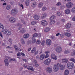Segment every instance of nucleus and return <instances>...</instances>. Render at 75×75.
<instances>
[{
  "label": "nucleus",
  "instance_id": "obj_17",
  "mask_svg": "<svg viewBox=\"0 0 75 75\" xmlns=\"http://www.w3.org/2000/svg\"><path fill=\"white\" fill-rule=\"evenodd\" d=\"M17 25L18 27V30H20V28H21V27H22V25L20 23H18L17 24Z\"/></svg>",
  "mask_w": 75,
  "mask_h": 75
},
{
  "label": "nucleus",
  "instance_id": "obj_8",
  "mask_svg": "<svg viewBox=\"0 0 75 75\" xmlns=\"http://www.w3.org/2000/svg\"><path fill=\"white\" fill-rule=\"evenodd\" d=\"M50 57L52 59H54L55 60H57V56L54 53L51 54Z\"/></svg>",
  "mask_w": 75,
  "mask_h": 75
},
{
  "label": "nucleus",
  "instance_id": "obj_13",
  "mask_svg": "<svg viewBox=\"0 0 75 75\" xmlns=\"http://www.w3.org/2000/svg\"><path fill=\"white\" fill-rule=\"evenodd\" d=\"M41 23L42 25H46L47 24V22L45 20H43L41 21Z\"/></svg>",
  "mask_w": 75,
  "mask_h": 75
},
{
  "label": "nucleus",
  "instance_id": "obj_24",
  "mask_svg": "<svg viewBox=\"0 0 75 75\" xmlns=\"http://www.w3.org/2000/svg\"><path fill=\"white\" fill-rule=\"evenodd\" d=\"M50 31V28H47L45 29L44 30V32L45 33H47V32H48V31Z\"/></svg>",
  "mask_w": 75,
  "mask_h": 75
},
{
  "label": "nucleus",
  "instance_id": "obj_31",
  "mask_svg": "<svg viewBox=\"0 0 75 75\" xmlns=\"http://www.w3.org/2000/svg\"><path fill=\"white\" fill-rule=\"evenodd\" d=\"M36 51V49L35 47H34L32 50L31 51V52L32 53H34Z\"/></svg>",
  "mask_w": 75,
  "mask_h": 75
},
{
  "label": "nucleus",
  "instance_id": "obj_21",
  "mask_svg": "<svg viewBox=\"0 0 75 75\" xmlns=\"http://www.w3.org/2000/svg\"><path fill=\"white\" fill-rule=\"evenodd\" d=\"M47 17V14L45 13H44L42 15V16H41V18H42L44 19L45 18Z\"/></svg>",
  "mask_w": 75,
  "mask_h": 75
},
{
  "label": "nucleus",
  "instance_id": "obj_58",
  "mask_svg": "<svg viewBox=\"0 0 75 75\" xmlns=\"http://www.w3.org/2000/svg\"><path fill=\"white\" fill-rule=\"evenodd\" d=\"M23 67L24 68H27V65L25 64L23 65Z\"/></svg>",
  "mask_w": 75,
  "mask_h": 75
},
{
  "label": "nucleus",
  "instance_id": "obj_49",
  "mask_svg": "<svg viewBox=\"0 0 75 75\" xmlns=\"http://www.w3.org/2000/svg\"><path fill=\"white\" fill-rule=\"evenodd\" d=\"M45 41H42L41 43V45H44V44H45Z\"/></svg>",
  "mask_w": 75,
  "mask_h": 75
},
{
  "label": "nucleus",
  "instance_id": "obj_19",
  "mask_svg": "<svg viewBox=\"0 0 75 75\" xmlns=\"http://www.w3.org/2000/svg\"><path fill=\"white\" fill-rule=\"evenodd\" d=\"M64 34L66 35V36L68 37H70L71 35V33L67 32L64 33Z\"/></svg>",
  "mask_w": 75,
  "mask_h": 75
},
{
  "label": "nucleus",
  "instance_id": "obj_11",
  "mask_svg": "<svg viewBox=\"0 0 75 75\" xmlns=\"http://www.w3.org/2000/svg\"><path fill=\"white\" fill-rule=\"evenodd\" d=\"M45 56V55L44 54H41L39 57V59L41 61H42V60H43V59H44Z\"/></svg>",
  "mask_w": 75,
  "mask_h": 75
},
{
  "label": "nucleus",
  "instance_id": "obj_33",
  "mask_svg": "<svg viewBox=\"0 0 75 75\" xmlns=\"http://www.w3.org/2000/svg\"><path fill=\"white\" fill-rule=\"evenodd\" d=\"M27 69L28 70H30V71H34V69L32 67H30L29 68L28 67Z\"/></svg>",
  "mask_w": 75,
  "mask_h": 75
},
{
  "label": "nucleus",
  "instance_id": "obj_38",
  "mask_svg": "<svg viewBox=\"0 0 75 75\" xmlns=\"http://www.w3.org/2000/svg\"><path fill=\"white\" fill-rule=\"evenodd\" d=\"M70 61H72V62H74V63H75V60L74 58H71V59H70Z\"/></svg>",
  "mask_w": 75,
  "mask_h": 75
},
{
  "label": "nucleus",
  "instance_id": "obj_4",
  "mask_svg": "<svg viewBox=\"0 0 75 75\" xmlns=\"http://www.w3.org/2000/svg\"><path fill=\"white\" fill-rule=\"evenodd\" d=\"M74 64L72 62H69L67 64V67L69 69H72L74 68Z\"/></svg>",
  "mask_w": 75,
  "mask_h": 75
},
{
  "label": "nucleus",
  "instance_id": "obj_27",
  "mask_svg": "<svg viewBox=\"0 0 75 75\" xmlns=\"http://www.w3.org/2000/svg\"><path fill=\"white\" fill-rule=\"evenodd\" d=\"M55 18V16L54 15H53L50 18V21H52V20H53L54 18Z\"/></svg>",
  "mask_w": 75,
  "mask_h": 75
},
{
  "label": "nucleus",
  "instance_id": "obj_22",
  "mask_svg": "<svg viewBox=\"0 0 75 75\" xmlns=\"http://www.w3.org/2000/svg\"><path fill=\"white\" fill-rule=\"evenodd\" d=\"M11 7V6L10 5H8L6 7V9L7 10H9Z\"/></svg>",
  "mask_w": 75,
  "mask_h": 75
},
{
  "label": "nucleus",
  "instance_id": "obj_20",
  "mask_svg": "<svg viewBox=\"0 0 75 75\" xmlns=\"http://www.w3.org/2000/svg\"><path fill=\"white\" fill-rule=\"evenodd\" d=\"M71 24L70 23H68L66 25V27L67 28H71Z\"/></svg>",
  "mask_w": 75,
  "mask_h": 75
},
{
  "label": "nucleus",
  "instance_id": "obj_47",
  "mask_svg": "<svg viewBox=\"0 0 75 75\" xmlns=\"http://www.w3.org/2000/svg\"><path fill=\"white\" fill-rule=\"evenodd\" d=\"M51 40H53V39H55V37L54 36H52L50 37Z\"/></svg>",
  "mask_w": 75,
  "mask_h": 75
},
{
  "label": "nucleus",
  "instance_id": "obj_64",
  "mask_svg": "<svg viewBox=\"0 0 75 75\" xmlns=\"http://www.w3.org/2000/svg\"><path fill=\"white\" fill-rule=\"evenodd\" d=\"M72 20L73 21H75V16L73 17V18H72Z\"/></svg>",
  "mask_w": 75,
  "mask_h": 75
},
{
  "label": "nucleus",
  "instance_id": "obj_50",
  "mask_svg": "<svg viewBox=\"0 0 75 75\" xmlns=\"http://www.w3.org/2000/svg\"><path fill=\"white\" fill-rule=\"evenodd\" d=\"M2 46H3V47H6V45L5 44V43H4L3 42L2 43Z\"/></svg>",
  "mask_w": 75,
  "mask_h": 75
},
{
  "label": "nucleus",
  "instance_id": "obj_41",
  "mask_svg": "<svg viewBox=\"0 0 75 75\" xmlns=\"http://www.w3.org/2000/svg\"><path fill=\"white\" fill-rule=\"evenodd\" d=\"M14 48L15 49V51H17V50H18V47H17V46L16 45L14 46Z\"/></svg>",
  "mask_w": 75,
  "mask_h": 75
},
{
  "label": "nucleus",
  "instance_id": "obj_57",
  "mask_svg": "<svg viewBox=\"0 0 75 75\" xmlns=\"http://www.w3.org/2000/svg\"><path fill=\"white\" fill-rule=\"evenodd\" d=\"M36 59H40V56H38V55H37L36 57Z\"/></svg>",
  "mask_w": 75,
  "mask_h": 75
},
{
  "label": "nucleus",
  "instance_id": "obj_37",
  "mask_svg": "<svg viewBox=\"0 0 75 75\" xmlns=\"http://www.w3.org/2000/svg\"><path fill=\"white\" fill-rule=\"evenodd\" d=\"M8 42L10 43V45L12 44V41L11 40V38H9V39L8 40Z\"/></svg>",
  "mask_w": 75,
  "mask_h": 75
},
{
  "label": "nucleus",
  "instance_id": "obj_28",
  "mask_svg": "<svg viewBox=\"0 0 75 75\" xmlns=\"http://www.w3.org/2000/svg\"><path fill=\"white\" fill-rule=\"evenodd\" d=\"M32 40H33L32 42L33 44H34L36 42V40L34 37H32Z\"/></svg>",
  "mask_w": 75,
  "mask_h": 75
},
{
  "label": "nucleus",
  "instance_id": "obj_3",
  "mask_svg": "<svg viewBox=\"0 0 75 75\" xmlns=\"http://www.w3.org/2000/svg\"><path fill=\"white\" fill-rule=\"evenodd\" d=\"M51 60L50 59L48 58L45 60L43 62V63L45 65H48L51 63Z\"/></svg>",
  "mask_w": 75,
  "mask_h": 75
},
{
  "label": "nucleus",
  "instance_id": "obj_42",
  "mask_svg": "<svg viewBox=\"0 0 75 75\" xmlns=\"http://www.w3.org/2000/svg\"><path fill=\"white\" fill-rule=\"evenodd\" d=\"M69 53V50H65L64 52V53L65 54H68Z\"/></svg>",
  "mask_w": 75,
  "mask_h": 75
},
{
  "label": "nucleus",
  "instance_id": "obj_45",
  "mask_svg": "<svg viewBox=\"0 0 75 75\" xmlns=\"http://www.w3.org/2000/svg\"><path fill=\"white\" fill-rule=\"evenodd\" d=\"M51 21V22H50V24H51L52 25V24H54V23H55V21Z\"/></svg>",
  "mask_w": 75,
  "mask_h": 75
},
{
  "label": "nucleus",
  "instance_id": "obj_9",
  "mask_svg": "<svg viewBox=\"0 0 75 75\" xmlns=\"http://www.w3.org/2000/svg\"><path fill=\"white\" fill-rule=\"evenodd\" d=\"M72 3L71 2H69L67 3L66 4V7L68 8H70L72 7Z\"/></svg>",
  "mask_w": 75,
  "mask_h": 75
},
{
  "label": "nucleus",
  "instance_id": "obj_61",
  "mask_svg": "<svg viewBox=\"0 0 75 75\" xmlns=\"http://www.w3.org/2000/svg\"><path fill=\"white\" fill-rule=\"evenodd\" d=\"M61 21H62V22H65V19H62L61 20Z\"/></svg>",
  "mask_w": 75,
  "mask_h": 75
},
{
  "label": "nucleus",
  "instance_id": "obj_12",
  "mask_svg": "<svg viewBox=\"0 0 75 75\" xmlns=\"http://www.w3.org/2000/svg\"><path fill=\"white\" fill-rule=\"evenodd\" d=\"M46 44L48 45H50L51 44V40L50 39H48L46 40Z\"/></svg>",
  "mask_w": 75,
  "mask_h": 75
},
{
  "label": "nucleus",
  "instance_id": "obj_43",
  "mask_svg": "<svg viewBox=\"0 0 75 75\" xmlns=\"http://www.w3.org/2000/svg\"><path fill=\"white\" fill-rule=\"evenodd\" d=\"M57 16H62V15L61 14V12H57Z\"/></svg>",
  "mask_w": 75,
  "mask_h": 75
},
{
  "label": "nucleus",
  "instance_id": "obj_60",
  "mask_svg": "<svg viewBox=\"0 0 75 75\" xmlns=\"http://www.w3.org/2000/svg\"><path fill=\"white\" fill-rule=\"evenodd\" d=\"M6 48H10V49H11L12 48V47H10V46H8V47H6Z\"/></svg>",
  "mask_w": 75,
  "mask_h": 75
},
{
  "label": "nucleus",
  "instance_id": "obj_63",
  "mask_svg": "<svg viewBox=\"0 0 75 75\" xmlns=\"http://www.w3.org/2000/svg\"><path fill=\"white\" fill-rule=\"evenodd\" d=\"M35 65L36 67H38V66H39V65L37 63H36Z\"/></svg>",
  "mask_w": 75,
  "mask_h": 75
},
{
  "label": "nucleus",
  "instance_id": "obj_32",
  "mask_svg": "<svg viewBox=\"0 0 75 75\" xmlns=\"http://www.w3.org/2000/svg\"><path fill=\"white\" fill-rule=\"evenodd\" d=\"M20 31L21 33H24L25 32V30H24V28H22L21 30H20Z\"/></svg>",
  "mask_w": 75,
  "mask_h": 75
},
{
  "label": "nucleus",
  "instance_id": "obj_18",
  "mask_svg": "<svg viewBox=\"0 0 75 75\" xmlns=\"http://www.w3.org/2000/svg\"><path fill=\"white\" fill-rule=\"evenodd\" d=\"M40 16L38 15H36L34 16V19L35 20H38Z\"/></svg>",
  "mask_w": 75,
  "mask_h": 75
},
{
  "label": "nucleus",
  "instance_id": "obj_40",
  "mask_svg": "<svg viewBox=\"0 0 75 75\" xmlns=\"http://www.w3.org/2000/svg\"><path fill=\"white\" fill-rule=\"evenodd\" d=\"M38 34L37 33H35L33 35V37H38Z\"/></svg>",
  "mask_w": 75,
  "mask_h": 75
},
{
  "label": "nucleus",
  "instance_id": "obj_39",
  "mask_svg": "<svg viewBox=\"0 0 75 75\" xmlns=\"http://www.w3.org/2000/svg\"><path fill=\"white\" fill-rule=\"evenodd\" d=\"M71 11L72 13H75V7L72 8Z\"/></svg>",
  "mask_w": 75,
  "mask_h": 75
},
{
  "label": "nucleus",
  "instance_id": "obj_5",
  "mask_svg": "<svg viewBox=\"0 0 75 75\" xmlns=\"http://www.w3.org/2000/svg\"><path fill=\"white\" fill-rule=\"evenodd\" d=\"M45 71L47 73L50 74V73H51V72H52V67H47L45 68Z\"/></svg>",
  "mask_w": 75,
  "mask_h": 75
},
{
  "label": "nucleus",
  "instance_id": "obj_1",
  "mask_svg": "<svg viewBox=\"0 0 75 75\" xmlns=\"http://www.w3.org/2000/svg\"><path fill=\"white\" fill-rule=\"evenodd\" d=\"M2 32L4 34H6V35H8V36L10 35H11V33L10 31L6 29L2 30Z\"/></svg>",
  "mask_w": 75,
  "mask_h": 75
},
{
  "label": "nucleus",
  "instance_id": "obj_29",
  "mask_svg": "<svg viewBox=\"0 0 75 75\" xmlns=\"http://www.w3.org/2000/svg\"><path fill=\"white\" fill-rule=\"evenodd\" d=\"M59 69L62 71V70H63V69H64V66H63V65H60V66H59Z\"/></svg>",
  "mask_w": 75,
  "mask_h": 75
},
{
  "label": "nucleus",
  "instance_id": "obj_44",
  "mask_svg": "<svg viewBox=\"0 0 75 75\" xmlns=\"http://www.w3.org/2000/svg\"><path fill=\"white\" fill-rule=\"evenodd\" d=\"M47 10V8L45 7V6H44L42 8V11H45Z\"/></svg>",
  "mask_w": 75,
  "mask_h": 75
},
{
  "label": "nucleus",
  "instance_id": "obj_16",
  "mask_svg": "<svg viewBox=\"0 0 75 75\" xmlns=\"http://www.w3.org/2000/svg\"><path fill=\"white\" fill-rule=\"evenodd\" d=\"M30 36L29 35V34H25L23 35V38L25 39H27V38H28Z\"/></svg>",
  "mask_w": 75,
  "mask_h": 75
},
{
  "label": "nucleus",
  "instance_id": "obj_2",
  "mask_svg": "<svg viewBox=\"0 0 75 75\" xmlns=\"http://www.w3.org/2000/svg\"><path fill=\"white\" fill-rule=\"evenodd\" d=\"M59 66L60 64L59 63H58L57 65L54 64V65L53 68L54 72H57L59 69Z\"/></svg>",
  "mask_w": 75,
  "mask_h": 75
},
{
  "label": "nucleus",
  "instance_id": "obj_46",
  "mask_svg": "<svg viewBox=\"0 0 75 75\" xmlns=\"http://www.w3.org/2000/svg\"><path fill=\"white\" fill-rule=\"evenodd\" d=\"M56 5L57 6H61V2H59L57 3Z\"/></svg>",
  "mask_w": 75,
  "mask_h": 75
},
{
  "label": "nucleus",
  "instance_id": "obj_62",
  "mask_svg": "<svg viewBox=\"0 0 75 75\" xmlns=\"http://www.w3.org/2000/svg\"><path fill=\"white\" fill-rule=\"evenodd\" d=\"M17 56H21V54H20V53H18L17 54Z\"/></svg>",
  "mask_w": 75,
  "mask_h": 75
},
{
  "label": "nucleus",
  "instance_id": "obj_51",
  "mask_svg": "<svg viewBox=\"0 0 75 75\" xmlns=\"http://www.w3.org/2000/svg\"><path fill=\"white\" fill-rule=\"evenodd\" d=\"M15 60V59H10V60L9 61V62H11V61H14Z\"/></svg>",
  "mask_w": 75,
  "mask_h": 75
},
{
  "label": "nucleus",
  "instance_id": "obj_48",
  "mask_svg": "<svg viewBox=\"0 0 75 75\" xmlns=\"http://www.w3.org/2000/svg\"><path fill=\"white\" fill-rule=\"evenodd\" d=\"M31 24L32 25H34V24H36V22L35 21H32L31 22Z\"/></svg>",
  "mask_w": 75,
  "mask_h": 75
},
{
  "label": "nucleus",
  "instance_id": "obj_35",
  "mask_svg": "<svg viewBox=\"0 0 75 75\" xmlns=\"http://www.w3.org/2000/svg\"><path fill=\"white\" fill-rule=\"evenodd\" d=\"M21 42L22 44H25V41L24 40L23 38L21 39Z\"/></svg>",
  "mask_w": 75,
  "mask_h": 75
},
{
  "label": "nucleus",
  "instance_id": "obj_34",
  "mask_svg": "<svg viewBox=\"0 0 75 75\" xmlns=\"http://www.w3.org/2000/svg\"><path fill=\"white\" fill-rule=\"evenodd\" d=\"M21 23L24 24V25H25L26 24V22H25V21L24 20L22 19L21 20Z\"/></svg>",
  "mask_w": 75,
  "mask_h": 75
},
{
  "label": "nucleus",
  "instance_id": "obj_26",
  "mask_svg": "<svg viewBox=\"0 0 75 75\" xmlns=\"http://www.w3.org/2000/svg\"><path fill=\"white\" fill-rule=\"evenodd\" d=\"M69 74V70L67 69H66L64 71V75H68Z\"/></svg>",
  "mask_w": 75,
  "mask_h": 75
},
{
  "label": "nucleus",
  "instance_id": "obj_14",
  "mask_svg": "<svg viewBox=\"0 0 75 75\" xmlns=\"http://www.w3.org/2000/svg\"><path fill=\"white\" fill-rule=\"evenodd\" d=\"M4 62L6 66H8L9 63H8V60L7 59H6L4 60Z\"/></svg>",
  "mask_w": 75,
  "mask_h": 75
},
{
  "label": "nucleus",
  "instance_id": "obj_30",
  "mask_svg": "<svg viewBox=\"0 0 75 75\" xmlns=\"http://www.w3.org/2000/svg\"><path fill=\"white\" fill-rule=\"evenodd\" d=\"M68 61V60L67 59H62V62H66L67 63Z\"/></svg>",
  "mask_w": 75,
  "mask_h": 75
},
{
  "label": "nucleus",
  "instance_id": "obj_52",
  "mask_svg": "<svg viewBox=\"0 0 75 75\" xmlns=\"http://www.w3.org/2000/svg\"><path fill=\"white\" fill-rule=\"evenodd\" d=\"M0 28H2L3 29H4V26H3V24H2L1 27H0Z\"/></svg>",
  "mask_w": 75,
  "mask_h": 75
},
{
  "label": "nucleus",
  "instance_id": "obj_6",
  "mask_svg": "<svg viewBox=\"0 0 75 75\" xmlns=\"http://www.w3.org/2000/svg\"><path fill=\"white\" fill-rule=\"evenodd\" d=\"M56 51L58 53H60L62 51V48H61V47L60 46H57L56 47Z\"/></svg>",
  "mask_w": 75,
  "mask_h": 75
},
{
  "label": "nucleus",
  "instance_id": "obj_23",
  "mask_svg": "<svg viewBox=\"0 0 75 75\" xmlns=\"http://www.w3.org/2000/svg\"><path fill=\"white\" fill-rule=\"evenodd\" d=\"M38 6L39 8H41L43 6V3L42 2H40L38 4Z\"/></svg>",
  "mask_w": 75,
  "mask_h": 75
},
{
  "label": "nucleus",
  "instance_id": "obj_10",
  "mask_svg": "<svg viewBox=\"0 0 75 75\" xmlns=\"http://www.w3.org/2000/svg\"><path fill=\"white\" fill-rule=\"evenodd\" d=\"M9 21H10V23H15V21H16V19L13 17H11L9 18Z\"/></svg>",
  "mask_w": 75,
  "mask_h": 75
},
{
  "label": "nucleus",
  "instance_id": "obj_36",
  "mask_svg": "<svg viewBox=\"0 0 75 75\" xmlns=\"http://www.w3.org/2000/svg\"><path fill=\"white\" fill-rule=\"evenodd\" d=\"M25 4L26 6H28L29 5V0H26L25 2Z\"/></svg>",
  "mask_w": 75,
  "mask_h": 75
},
{
  "label": "nucleus",
  "instance_id": "obj_25",
  "mask_svg": "<svg viewBox=\"0 0 75 75\" xmlns=\"http://www.w3.org/2000/svg\"><path fill=\"white\" fill-rule=\"evenodd\" d=\"M70 10L69 9H67L65 11V12L66 14H70Z\"/></svg>",
  "mask_w": 75,
  "mask_h": 75
},
{
  "label": "nucleus",
  "instance_id": "obj_53",
  "mask_svg": "<svg viewBox=\"0 0 75 75\" xmlns=\"http://www.w3.org/2000/svg\"><path fill=\"white\" fill-rule=\"evenodd\" d=\"M28 44H31V41L30 40H29L28 42Z\"/></svg>",
  "mask_w": 75,
  "mask_h": 75
},
{
  "label": "nucleus",
  "instance_id": "obj_54",
  "mask_svg": "<svg viewBox=\"0 0 75 75\" xmlns=\"http://www.w3.org/2000/svg\"><path fill=\"white\" fill-rule=\"evenodd\" d=\"M41 43V42L40 40H38L36 42V44H40Z\"/></svg>",
  "mask_w": 75,
  "mask_h": 75
},
{
  "label": "nucleus",
  "instance_id": "obj_59",
  "mask_svg": "<svg viewBox=\"0 0 75 75\" xmlns=\"http://www.w3.org/2000/svg\"><path fill=\"white\" fill-rule=\"evenodd\" d=\"M45 54H48V53H50V52L49 51H46L45 52Z\"/></svg>",
  "mask_w": 75,
  "mask_h": 75
},
{
  "label": "nucleus",
  "instance_id": "obj_56",
  "mask_svg": "<svg viewBox=\"0 0 75 75\" xmlns=\"http://www.w3.org/2000/svg\"><path fill=\"white\" fill-rule=\"evenodd\" d=\"M49 57V55H48V54H46L45 58H47L48 57Z\"/></svg>",
  "mask_w": 75,
  "mask_h": 75
},
{
  "label": "nucleus",
  "instance_id": "obj_7",
  "mask_svg": "<svg viewBox=\"0 0 75 75\" xmlns=\"http://www.w3.org/2000/svg\"><path fill=\"white\" fill-rule=\"evenodd\" d=\"M17 10L15 9H13L11 10V14L12 15H15L17 14Z\"/></svg>",
  "mask_w": 75,
  "mask_h": 75
},
{
  "label": "nucleus",
  "instance_id": "obj_15",
  "mask_svg": "<svg viewBox=\"0 0 75 75\" xmlns=\"http://www.w3.org/2000/svg\"><path fill=\"white\" fill-rule=\"evenodd\" d=\"M37 6V3L35 2H34L32 3L31 7L33 8H35Z\"/></svg>",
  "mask_w": 75,
  "mask_h": 75
},
{
  "label": "nucleus",
  "instance_id": "obj_55",
  "mask_svg": "<svg viewBox=\"0 0 75 75\" xmlns=\"http://www.w3.org/2000/svg\"><path fill=\"white\" fill-rule=\"evenodd\" d=\"M21 55H22V56H23V57H25V55L24 54V53H23L21 52Z\"/></svg>",
  "mask_w": 75,
  "mask_h": 75
}]
</instances>
